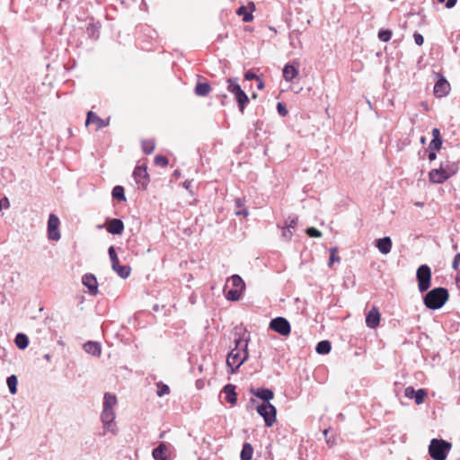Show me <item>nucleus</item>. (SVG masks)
Listing matches in <instances>:
<instances>
[{
  "instance_id": "1",
  "label": "nucleus",
  "mask_w": 460,
  "mask_h": 460,
  "mask_svg": "<svg viewBox=\"0 0 460 460\" xmlns=\"http://www.w3.org/2000/svg\"><path fill=\"white\" fill-rule=\"evenodd\" d=\"M250 335L243 332L234 338V348L231 349L226 358V366L231 374L236 373L239 367L248 359V343Z\"/></svg>"
},
{
  "instance_id": "2",
  "label": "nucleus",
  "mask_w": 460,
  "mask_h": 460,
  "mask_svg": "<svg viewBox=\"0 0 460 460\" xmlns=\"http://www.w3.org/2000/svg\"><path fill=\"white\" fill-rule=\"evenodd\" d=\"M449 294L445 288H435L425 295L423 301L424 305L432 310L441 308L448 300Z\"/></svg>"
},
{
  "instance_id": "3",
  "label": "nucleus",
  "mask_w": 460,
  "mask_h": 460,
  "mask_svg": "<svg viewBox=\"0 0 460 460\" xmlns=\"http://www.w3.org/2000/svg\"><path fill=\"white\" fill-rule=\"evenodd\" d=\"M227 90L234 94L235 101L238 103L239 111L243 113L244 109L249 102V98L245 92L241 88L238 84L237 78H228L226 80Z\"/></svg>"
},
{
  "instance_id": "4",
  "label": "nucleus",
  "mask_w": 460,
  "mask_h": 460,
  "mask_svg": "<svg viewBox=\"0 0 460 460\" xmlns=\"http://www.w3.org/2000/svg\"><path fill=\"white\" fill-rule=\"evenodd\" d=\"M227 283H231L232 288L227 290L225 289L226 298L233 302L238 301L245 289L244 281L239 275L235 274L228 279Z\"/></svg>"
},
{
  "instance_id": "5",
  "label": "nucleus",
  "mask_w": 460,
  "mask_h": 460,
  "mask_svg": "<svg viewBox=\"0 0 460 460\" xmlns=\"http://www.w3.org/2000/svg\"><path fill=\"white\" fill-rule=\"evenodd\" d=\"M451 444L443 439L433 438L429 446V453L434 460H446Z\"/></svg>"
},
{
  "instance_id": "6",
  "label": "nucleus",
  "mask_w": 460,
  "mask_h": 460,
  "mask_svg": "<svg viewBox=\"0 0 460 460\" xmlns=\"http://www.w3.org/2000/svg\"><path fill=\"white\" fill-rule=\"evenodd\" d=\"M256 411L264 420L265 426L270 428L276 421L277 410L270 402H261L257 405Z\"/></svg>"
},
{
  "instance_id": "7",
  "label": "nucleus",
  "mask_w": 460,
  "mask_h": 460,
  "mask_svg": "<svg viewBox=\"0 0 460 460\" xmlns=\"http://www.w3.org/2000/svg\"><path fill=\"white\" fill-rule=\"evenodd\" d=\"M416 278L418 280V288L420 292H425L427 291L431 283V270L430 268L426 265H420L416 272Z\"/></svg>"
},
{
  "instance_id": "8",
  "label": "nucleus",
  "mask_w": 460,
  "mask_h": 460,
  "mask_svg": "<svg viewBox=\"0 0 460 460\" xmlns=\"http://www.w3.org/2000/svg\"><path fill=\"white\" fill-rule=\"evenodd\" d=\"M111 262L112 270L121 278L127 279L130 275L131 269L128 265H119V258L114 246H111L108 250Z\"/></svg>"
},
{
  "instance_id": "9",
  "label": "nucleus",
  "mask_w": 460,
  "mask_h": 460,
  "mask_svg": "<svg viewBox=\"0 0 460 460\" xmlns=\"http://www.w3.org/2000/svg\"><path fill=\"white\" fill-rule=\"evenodd\" d=\"M60 221L57 215L51 213L49 216L48 226H47V233L48 238L50 241H58L61 238L60 231H59Z\"/></svg>"
},
{
  "instance_id": "10",
  "label": "nucleus",
  "mask_w": 460,
  "mask_h": 460,
  "mask_svg": "<svg viewBox=\"0 0 460 460\" xmlns=\"http://www.w3.org/2000/svg\"><path fill=\"white\" fill-rule=\"evenodd\" d=\"M270 328L282 336H287L291 332L289 322L281 316L272 319L270 323Z\"/></svg>"
},
{
  "instance_id": "11",
  "label": "nucleus",
  "mask_w": 460,
  "mask_h": 460,
  "mask_svg": "<svg viewBox=\"0 0 460 460\" xmlns=\"http://www.w3.org/2000/svg\"><path fill=\"white\" fill-rule=\"evenodd\" d=\"M450 91V84L443 75H438L434 85V94L438 98L445 97Z\"/></svg>"
},
{
  "instance_id": "12",
  "label": "nucleus",
  "mask_w": 460,
  "mask_h": 460,
  "mask_svg": "<svg viewBox=\"0 0 460 460\" xmlns=\"http://www.w3.org/2000/svg\"><path fill=\"white\" fill-rule=\"evenodd\" d=\"M133 177L137 182V184L140 185L142 188H146L149 182V176L146 172V167L145 165H138L133 171Z\"/></svg>"
},
{
  "instance_id": "13",
  "label": "nucleus",
  "mask_w": 460,
  "mask_h": 460,
  "mask_svg": "<svg viewBox=\"0 0 460 460\" xmlns=\"http://www.w3.org/2000/svg\"><path fill=\"white\" fill-rule=\"evenodd\" d=\"M404 395L407 398L414 399L416 404L420 405L424 402L427 392L424 389L415 390L412 386H408L404 390Z\"/></svg>"
},
{
  "instance_id": "14",
  "label": "nucleus",
  "mask_w": 460,
  "mask_h": 460,
  "mask_svg": "<svg viewBox=\"0 0 460 460\" xmlns=\"http://www.w3.org/2000/svg\"><path fill=\"white\" fill-rule=\"evenodd\" d=\"M82 283L85 288H87L91 295L95 296L98 293V282L93 274H84L82 278Z\"/></svg>"
},
{
  "instance_id": "15",
  "label": "nucleus",
  "mask_w": 460,
  "mask_h": 460,
  "mask_svg": "<svg viewBox=\"0 0 460 460\" xmlns=\"http://www.w3.org/2000/svg\"><path fill=\"white\" fill-rule=\"evenodd\" d=\"M152 455L155 460H170L171 449L164 443H161L153 449Z\"/></svg>"
},
{
  "instance_id": "16",
  "label": "nucleus",
  "mask_w": 460,
  "mask_h": 460,
  "mask_svg": "<svg viewBox=\"0 0 460 460\" xmlns=\"http://www.w3.org/2000/svg\"><path fill=\"white\" fill-rule=\"evenodd\" d=\"M450 177L447 173L439 166L438 169H432L429 173V179L433 183H443Z\"/></svg>"
},
{
  "instance_id": "17",
  "label": "nucleus",
  "mask_w": 460,
  "mask_h": 460,
  "mask_svg": "<svg viewBox=\"0 0 460 460\" xmlns=\"http://www.w3.org/2000/svg\"><path fill=\"white\" fill-rule=\"evenodd\" d=\"M90 123H94L96 130L105 128L109 125V119L105 120L100 118L93 111H88L86 116L85 125L88 126Z\"/></svg>"
},
{
  "instance_id": "18",
  "label": "nucleus",
  "mask_w": 460,
  "mask_h": 460,
  "mask_svg": "<svg viewBox=\"0 0 460 460\" xmlns=\"http://www.w3.org/2000/svg\"><path fill=\"white\" fill-rule=\"evenodd\" d=\"M250 392L257 398L262 400V402H270V401L274 397L273 391L269 388H252Z\"/></svg>"
},
{
  "instance_id": "19",
  "label": "nucleus",
  "mask_w": 460,
  "mask_h": 460,
  "mask_svg": "<svg viewBox=\"0 0 460 460\" xmlns=\"http://www.w3.org/2000/svg\"><path fill=\"white\" fill-rule=\"evenodd\" d=\"M380 313L376 307H372L366 316V324L369 328H376L380 323Z\"/></svg>"
},
{
  "instance_id": "20",
  "label": "nucleus",
  "mask_w": 460,
  "mask_h": 460,
  "mask_svg": "<svg viewBox=\"0 0 460 460\" xmlns=\"http://www.w3.org/2000/svg\"><path fill=\"white\" fill-rule=\"evenodd\" d=\"M107 231L112 234H120L124 230V224L119 218L111 219L107 225Z\"/></svg>"
},
{
  "instance_id": "21",
  "label": "nucleus",
  "mask_w": 460,
  "mask_h": 460,
  "mask_svg": "<svg viewBox=\"0 0 460 460\" xmlns=\"http://www.w3.org/2000/svg\"><path fill=\"white\" fill-rule=\"evenodd\" d=\"M376 246L382 254H388L392 249V240L389 236L379 238L376 241Z\"/></svg>"
},
{
  "instance_id": "22",
  "label": "nucleus",
  "mask_w": 460,
  "mask_h": 460,
  "mask_svg": "<svg viewBox=\"0 0 460 460\" xmlns=\"http://www.w3.org/2000/svg\"><path fill=\"white\" fill-rule=\"evenodd\" d=\"M84 349L86 353L94 357H100L102 354V346L97 341L85 342L84 344Z\"/></svg>"
},
{
  "instance_id": "23",
  "label": "nucleus",
  "mask_w": 460,
  "mask_h": 460,
  "mask_svg": "<svg viewBox=\"0 0 460 460\" xmlns=\"http://www.w3.org/2000/svg\"><path fill=\"white\" fill-rule=\"evenodd\" d=\"M223 392L226 394V400L231 404H235L237 401V394L235 393V386L234 385H226L223 388Z\"/></svg>"
},
{
  "instance_id": "24",
  "label": "nucleus",
  "mask_w": 460,
  "mask_h": 460,
  "mask_svg": "<svg viewBox=\"0 0 460 460\" xmlns=\"http://www.w3.org/2000/svg\"><path fill=\"white\" fill-rule=\"evenodd\" d=\"M101 23L99 22H91L86 27V33L89 38L97 40L100 36Z\"/></svg>"
},
{
  "instance_id": "25",
  "label": "nucleus",
  "mask_w": 460,
  "mask_h": 460,
  "mask_svg": "<svg viewBox=\"0 0 460 460\" xmlns=\"http://www.w3.org/2000/svg\"><path fill=\"white\" fill-rule=\"evenodd\" d=\"M440 167L447 173L449 177L454 176L458 171L457 164L450 160L441 162Z\"/></svg>"
},
{
  "instance_id": "26",
  "label": "nucleus",
  "mask_w": 460,
  "mask_h": 460,
  "mask_svg": "<svg viewBox=\"0 0 460 460\" xmlns=\"http://www.w3.org/2000/svg\"><path fill=\"white\" fill-rule=\"evenodd\" d=\"M297 74L298 70L293 65L287 64L283 68V77L288 82H291Z\"/></svg>"
},
{
  "instance_id": "27",
  "label": "nucleus",
  "mask_w": 460,
  "mask_h": 460,
  "mask_svg": "<svg viewBox=\"0 0 460 460\" xmlns=\"http://www.w3.org/2000/svg\"><path fill=\"white\" fill-rule=\"evenodd\" d=\"M235 215L246 217L249 215L247 208L244 207V199L241 198L235 199Z\"/></svg>"
},
{
  "instance_id": "28",
  "label": "nucleus",
  "mask_w": 460,
  "mask_h": 460,
  "mask_svg": "<svg viewBox=\"0 0 460 460\" xmlns=\"http://www.w3.org/2000/svg\"><path fill=\"white\" fill-rule=\"evenodd\" d=\"M252 454H253L252 446L248 442L243 443V448L240 453V459L241 460H251L252 457Z\"/></svg>"
},
{
  "instance_id": "29",
  "label": "nucleus",
  "mask_w": 460,
  "mask_h": 460,
  "mask_svg": "<svg viewBox=\"0 0 460 460\" xmlns=\"http://www.w3.org/2000/svg\"><path fill=\"white\" fill-rule=\"evenodd\" d=\"M211 91L210 84L208 83H198L195 86V93L198 96H207Z\"/></svg>"
},
{
  "instance_id": "30",
  "label": "nucleus",
  "mask_w": 460,
  "mask_h": 460,
  "mask_svg": "<svg viewBox=\"0 0 460 460\" xmlns=\"http://www.w3.org/2000/svg\"><path fill=\"white\" fill-rule=\"evenodd\" d=\"M116 404H117V397L111 393H105L104 397H103L102 408L113 410V408Z\"/></svg>"
},
{
  "instance_id": "31",
  "label": "nucleus",
  "mask_w": 460,
  "mask_h": 460,
  "mask_svg": "<svg viewBox=\"0 0 460 460\" xmlns=\"http://www.w3.org/2000/svg\"><path fill=\"white\" fill-rule=\"evenodd\" d=\"M15 345L20 349H25L29 345V339L24 333H18L14 339Z\"/></svg>"
},
{
  "instance_id": "32",
  "label": "nucleus",
  "mask_w": 460,
  "mask_h": 460,
  "mask_svg": "<svg viewBox=\"0 0 460 460\" xmlns=\"http://www.w3.org/2000/svg\"><path fill=\"white\" fill-rule=\"evenodd\" d=\"M332 345L331 342L327 340L321 341L317 343L315 350L318 354L324 355L328 354L331 351Z\"/></svg>"
},
{
  "instance_id": "33",
  "label": "nucleus",
  "mask_w": 460,
  "mask_h": 460,
  "mask_svg": "<svg viewBox=\"0 0 460 460\" xmlns=\"http://www.w3.org/2000/svg\"><path fill=\"white\" fill-rule=\"evenodd\" d=\"M115 411L112 409L102 408L101 413L102 422H112L115 420Z\"/></svg>"
},
{
  "instance_id": "34",
  "label": "nucleus",
  "mask_w": 460,
  "mask_h": 460,
  "mask_svg": "<svg viewBox=\"0 0 460 460\" xmlns=\"http://www.w3.org/2000/svg\"><path fill=\"white\" fill-rule=\"evenodd\" d=\"M112 198L120 201L126 200L125 190L122 186H115L111 191Z\"/></svg>"
},
{
  "instance_id": "35",
  "label": "nucleus",
  "mask_w": 460,
  "mask_h": 460,
  "mask_svg": "<svg viewBox=\"0 0 460 460\" xmlns=\"http://www.w3.org/2000/svg\"><path fill=\"white\" fill-rule=\"evenodd\" d=\"M17 383H18V380H17L16 376H14V375L8 376L6 379V384L8 385L9 392L12 394H15L17 393Z\"/></svg>"
},
{
  "instance_id": "36",
  "label": "nucleus",
  "mask_w": 460,
  "mask_h": 460,
  "mask_svg": "<svg viewBox=\"0 0 460 460\" xmlns=\"http://www.w3.org/2000/svg\"><path fill=\"white\" fill-rule=\"evenodd\" d=\"M155 148V145L154 140L146 139L142 141V149L143 152L146 155L151 154Z\"/></svg>"
},
{
  "instance_id": "37",
  "label": "nucleus",
  "mask_w": 460,
  "mask_h": 460,
  "mask_svg": "<svg viewBox=\"0 0 460 460\" xmlns=\"http://www.w3.org/2000/svg\"><path fill=\"white\" fill-rule=\"evenodd\" d=\"M103 424V435L106 433H111L116 435L118 433V428L114 420L112 422H102Z\"/></svg>"
},
{
  "instance_id": "38",
  "label": "nucleus",
  "mask_w": 460,
  "mask_h": 460,
  "mask_svg": "<svg viewBox=\"0 0 460 460\" xmlns=\"http://www.w3.org/2000/svg\"><path fill=\"white\" fill-rule=\"evenodd\" d=\"M237 14L238 15H243V21L245 22H249L252 20L253 16L251 13H248L246 10V7L242 5L237 9Z\"/></svg>"
},
{
  "instance_id": "39",
  "label": "nucleus",
  "mask_w": 460,
  "mask_h": 460,
  "mask_svg": "<svg viewBox=\"0 0 460 460\" xmlns=\"http://www.w3.org/2000/svg\"><path fill=\"white\" fill-rule=\"evenodd\" d=\"M392 31L389 30H380L378 31V39L383 42H387L391 40Z\"/></svg>"
},
{
  "instance_id": "40",
  "label": "nucleus",
  "mask_w": 460,
  "mask_h": 460,
  "mask_svg": "<svg viewBox=\"0 0 460 460\" xmlns=\"http://www.w3.org/2000/svg\"><path fill=\"white\" fill-rule=\"evenodd\" d=\"M157 392H156V394L159 396V397H162L165 394H168L170 393V388L167 385H164L163 383H158L157 384Z\"/></svg>"
},
{
  "instance_id": "41",
  "label": "nucleus",
  "mask_w": 460,
  "mask_h": 460,
  "mask_svg": "<svg viewBox=\"0 0 460 460\" xmlns=\"http://www.w3.org/2000/svg\"><path fill=\"white\" fill-rule=\"evenodd\" d=\"M441 146H442V139L441 138H432V140L430 141V143L429 145V149L436 151V150H439L441 148Z\"/></svg>"
},
{
  "instance_id": "42",
  "label": "nucleus",
  "mask_w": 460,
  "mask_h": 460,
  "mask_svg": "<svg viewBox=\"0 0 460 460\" xmlns=\"http://www.w3.org/2000/svg\"><path fill=\"white\" fill-rule=\"evenodd\" d=\"M337 248L336 247H332L330 249V261H329V265L332 266L333 264V262L335 261H340V257L337 255Z\"/></svg>"
},
{
  "instance_id": "43",
  "label": "nucleus",
  "mask_w": 460,
  "mask_h": 460,
  "mask_svg": "<svg viewBox=\"0 0 460 460\" xmlns=\"http://www.w3.org/2000/svg\"><path fill=\"white\" fill-rule=\"evenodd\" d=\"M167 157L164 155H156L155 157V164L159 166H166L168 164Z\"/></svg>"
},
{
  "instance_id": "44",
  "label": "nucleus",
  "mask_w": 460,
  "mask_h": 460,
  "mask_svg": "<svg viewBox=\"0 0 460 460\" xmlns=\"http://www.w3.org/2000/svg\"><path fill=\"white\" fill-rule=\"evenodd\" d=\"M306 234L310 236V237H321L322 236V233L314 228V227H309L306 229Z\"/></svg>"
},
{
  "instance_id": "45",
  "label": "nucleus",
  "mask_w": 460,
  "mask_h": 460,
  "mask_svg": "<svg viewBox=\"0 0 460 460\" xmlns=\"http://www.w3.org/2000/svg\"><path fill=\"white\" fill-rule=\"evenodd\" d=\"M277 110L281 117H285L288 114V109L283 102H278Z\"/></svg>"
},
{
  "instance_id": "46",
  "label": "nucleus",
  "mask_w": 460,
  "mask_h": 460,
  "mask_svg": "<svg viewBox=\"0 0 460 460\" xmlns=\"http://www.w3.org/2000/svg\"><path fill=\"white\" fill-rule=\"evenodd\" d=\"M293 236V231L290 228H288L287 226L283 227L282 229V237L288 241L291 240Z\"/></svg>"
},
{
  "instance_id": "47",
  "label": "nucleus",
  "mask_w": 460,
  "mask_h": 460,
  "mask_svg": "<svg viewBox=\"0 0 460 460\" xmlns=\"http://www.w3.org/2000/svg\"><path fill=\"white\" fill-rule=\"evenodd\" d=\"M328 433H329V429H325L323 430V436L325 438V441L326 443L330 446V447H332L334 444H335V439L333 437H330L328 436Z\"/></svg>"
},
{
  "instance_id": "48",
  "label": "nucleus",
  "mask_w": 460,
  "mask_h": 460,
  "mask_svg": "<svg viewBox=\"0 0 460 460\" xmlns=\"http://www.w3.org/2000/svg\"><path fill=\"white\" fill-rule=\"evenodd\" d=\"M297 225V217L288 218V221L286 222V226L290 229H295Z\"/></svg>"
},
{
  "instance_id": "49",
  "label": "nucleus",
  "mask_w": 460,
  "mask_h": 460,
  "mask_svg": "<svg viewBox=\"0 0 460 460\" xmlns=\"http://www.w3.org/2000/svg\"><path fill=\"white\" fill-rule=\"evenodd\" d=\"M414 41L418 46H421L424 42L423 36L419 32H414L413 34Z\"/></svg>"
},
{
  "instance_id": "50",
  "label": "nucleus",
  "mask_w": 460,
  "mask_h": 460,
  "mask_svg": "<svg viewBox=\"0 0 460 460\" xmlns=\"http://www.w3.org/2000/svg\"><path fill=\"white\" fill-rule=\"evenodd\" d=\"M244 78H245V80H248V81H251V80H253V79L259 80V77L257 76V75H255L252 71H247L244 74Z\"/></svg>"
},
{
  "instance_id": "51",
  "label": "nucleus",
  "mask_w": 460,
  "mask_h": 460,
  "mask_svg": "<svg viewBox=\"0 0 460 460\" xmlns=\"http://www.w3.org/2000/svg\"><path fill=\"white\" fill-rule=\"evenodd\" d=\"M456 2H457V0H447L446 2V7L447 8H452V7H454L456 5Z\"/></svg>"
},
{
  "instance_id": "52",
  "label": "nucleus",
  "mask_w": 460,
  "mask_h": 460,
  "mask_svg": "<svg viewBox=\"0 0 460 460\" xmlns=\"http://www.w3.org/2000/svg\"><path fill=\"white\" fill-rule=\"evenodd\" d=\"M432 137H433V138H441L440 131H439L438 128H433L432 129Z\"/></svg>"
},
{
  "instance_id": "53",
  "label": "nucleus",
  "mask_w": 460,
  "mask_h": 460,
  "mask_svg": "<svg viewBox=\"0 0 460 460\" xmlns=\"http://www.w3.org/2000/svg\"><path fill=\"white\" fill-rule=\"evenodd\" d=\"M437 157V155H436V152L433 151V150H429V161H433L435 160Z\"/></svg>"
},
{
  "instance_id": "54",
  "label": "nucleus",
  "mask_w": 460,
  "mask_h": 460,
  "mask_svg": "<svg viewBox=\"0 0 460 460\" xmlns=\"http://www.w3.org/2000/svg\"><path fill=\"white\" fill-rule=\"evenodd\" d=\"M191 184H192V181L190 180H187L183 182V187L186 189V190H190V187H191Z\"/></svg>"
},
{
  "instance_id": "55",
  "label": "nucleus",
  "mask_w": 460,
  "mask_h": 460,
  "mask_svg": "<svg viewBox=\"0 0 460 460\" xmlns=\"http://www.w3.org/2000/svg\"><path fill=\"white\" fill-rule=\"evenodd\" d=\"M3 208L4 207L5 208H8L10 207V202H9V199L4 197L3 199Z\"/></svg>"
},
{
  "instance_id": "56",
  "label": "nucleus",
  "mask_w": 460,
  "mask_h": 460,
  "mask_svg": "<svg viewBox=\"0 0 460 460\" xmlns=\"http://www.w3.org/2000/svg\"><path fill=\"white\" fill-rule=\"evenodd\" d=\"M459 261L454 258L452 268L456 270H458Z\"/></svg>"
},
{
  "instance_id": "57",
  "label": "nucleus",
  "mask_w": 460,
  "mask_h": 460,
  "mask_svg": "<svg viewBox=\"0 0 460 460\" xmlns=\"http://www.w3.org/2000/svg\"><path fill=\"white\" fill-rule=\"evenodd\" d=\"M258 81H259V83H258V84H257V88H258L259 90L263 89V87H264V84H263V82H262L261 80H260V79H259Z\"/></svg>"
},
{
  "instance_id": "58",
  "label": "nucleus",
  "mask_w": 460,
  "mask_h": 460,
  "mask_svg": "<svg viewBox=\"0 0 460 460\" xmlns=\"http://www.w3.org/2000/svg\"><path fill=\"white\" fill-rule=\"evenodd\" d=\"M50 358H51V357H50V355H49V354H46V355L44 356V358H45L46 360H49V359H50Z\"/></svg>"
},
{
  "instance_id": "59",
  "label": "nucleus",
  "mask_w": 460,
  "mask_h": 460,
  "mask_svg": "<svg viewBox=\"0 0 460 460\" xmlns=\"http://www.w3.org/2000/svg\"><path fill=\"white\" fill-rule=\"evenodd\" d=\"M338 419H341V420H343L344 419V416L342 413H339L338 416H337Z\"/></svg>"
},
{
  "instance_id": "60",
  "label": "nucleus",
  "mask_w": 460,
  "mask_h": 460,
  "mask_svg": "<svg viewBox=\"0 0 460 460\" xmlns=\"http://www.w3.org/2000/svg\"><path fill=\"white\" fill-rule=\"evenodd\" d=\"M455 258L460 262V252L456 254Z\"/></svg>"
},
{
  "instance_id": "61",
  "label": "nucleus",
  "mask_w": 460,
  "mask_h": 460,
  "mask_svg": "<svg viewBox=\"0 0 460 460\" xmlns=\"http://www.w3.org/2000/svg\"><path fill=\"white\" fill-rule=\"evenodd\" d=\"M3 209V201L0 199V211Z\"/></svg>"
},
{
  "instance_id": "62",
  "label": "nucleus",
  "mask_w": 460,
  "mask_h": 460,
  "mask_svg": "<svg viewBox=\"0 0 460 460\" xmlns=\"http://www.w3.org/2000/svg\"><path fill=\"white\" fill-rule=\"evenodd\" d=\"M174 175L178 176V175H180V172L176 170V171H174Z\"/></svg>"
},
{
  "instance_id": "63",
  "label": "nucleus",
  "mask_w": 460,
  "mask_h": 460,
  "mask_svg": "<svg viewBox=\"0 0 460 460\" xmlns=\"http://www.w3.org/2000/svg\"><path fill=\"white\" fill-rule=\"evenodd\" d=\"M439 3H444L446 0H438Z\"/></svg>"
}]
</instances>
